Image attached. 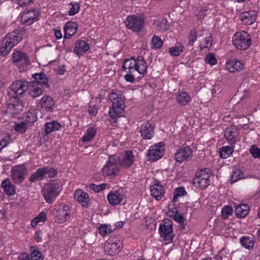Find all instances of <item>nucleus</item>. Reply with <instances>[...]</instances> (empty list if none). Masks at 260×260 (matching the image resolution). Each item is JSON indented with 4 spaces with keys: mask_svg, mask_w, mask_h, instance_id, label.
I'll list each match as a JSON object with an SVG mask.
<instances>
[{
    "mask_svg": "<svg viewBox=\"0 0 260 260\" xmlns=\"http://www.w3.org/2000/svg\"><path fill=\"white\" fill-rule=\"evenodd\" d=\"M39 104L41 105V110L42 112H51L54 106L53 100L48 95L44 96L40 100Z\"/></svg>",
    "mask_w": 260,
    "mask_h": 260,
    "instance_id": "26",
    "label": "nucleus"
},
{
    "mask_svg": "<svg viewBox=\"0 0 260 260\" xmlns=\"http://www.w3.org/2000/svg\"><path fill=\"white\" fill-rule=\"evenodd\" d=\"M23 109V104L21 101L15 99L14 101H11L8 104L7 112L12 114H16L19 113Z\"/></svg>",
    "mask_w": 260,
    "mask_h": 260,
    "instance_id": "27",
    "label": "nucleus"
},
{
    "mask_svg": "<svg viewBox=\"0 0 260 260\" xmlns=\"http://www.w3.org/2000/svg\"><path fill=\"white\" fill-rule=\"evenodd\" d=\"M45 169L43 168L38 169L35 172L32 174L29 178V181L31 182H35L42 180L45 177Z\"/></svg>",
    "mask_w": 260,
    "mask_h": 260,
    "instance_id": "33",
    "label": "nucleus"
},
{
    "mask_svg": "<svg viewBox=\"0 0 260 260\" xmlns=\"http://www.w3.org/2000/svg\"><path fill=\"white\" fill-rule=\"evenodd\" d=\"M244 63L238 59H230L226 62V68L231 73L240 72L244 69Z\"/></svg>",
    "mask_w": 260,
    "mask_h": 260,
    "instance_id": "25",
    "label": "nucleus"
},
{
    "mask_svg": "<svg viewBox=\"0 0 260 260\" xmlns=\"http://www.w3.org/2000/svg\"><path fill=\"white\" fill-rule=\"evenodd\" d=\"M40 12L38 9H32L24 11L21 14V23L29 26L39 20Z\"/></svg>",
    "mask_w": 260,
    "mask_h": 260,
    "instance_id": "12",
    "label": "nucleus"
},
{
    "mask_svg": "<svg viewBox=\"0 0 260 260\" xmlns=\"http://www.w3.org/2000/svg\"><path fill=\"white\" fill-rule=\"evenodd\" d=\"M233 43L238 50H246L251 45V37L245 31L237 32L233 37Z\"/></svg>",
    "mask_w": 260,
    "mask_h": 260,
    "instance_id": "7",
    "label": "nucleus"
},
{
    "mask_svg": "<svg viewBox=\"0 0 260 260\" xmlns=\"http://www.w3.org/2000/svg\"><path fill=\"white\" fill-rule=\"evenodd\" d=\"M18 259V260H30L28 254L25 253H22L19 255Z\"/></svg>",
    "mask_w": 260,
    "mask_h": 260,
    "instance_id": "62",
    "label": "nucleus"
},
{
    "mask_svg": "<svg viewBox=\"0 0 260 260\" xmlns=\"http://www.w3.org/2000/svg\"><path fill=\"white\" fill-rule=\"evenodd\" d=\"M43 169L45 170V175L48 174L49 177H53L57 174V171L53 168L45 167H43Z\"/></svg>",
    "mask_w": 260,
    "mask_h": 260,
    "instance_id": "58",
    "label": "nucleus"
},
{
    "mask_svg": "<svg viewBox=\"0 0 260 260\" xmlns=\"http://www.w3.org/2000/svg\"><path fill=\"white\" fill-rule=\"evenodd\" d=\"M38 111L35 108H30L25 115V121L28 123H34L37 121Z\"/></svg>",
    "mask_w": 260,
    "mask_h": 260,
    "instance_id": "36",
    "label": "nucleus"
},
{
    "mask_svg": "<svg viewBox=\"0 0 260 260\" xmlns=\"http://www.w3.org/2000/svg\"><path fill=\"white\" fill-rule=\"evenodd\" d=\"M47 219V215L45 213L42 212L36 216L31 222V225L32 227L36 226L39 222H45Z\"/></svg>",
    "mask_w": 260,
    "mask_h": 260,
    "instance_id": "43",
    "label": "nucleus"
},
{
    "mask_svg": "<svg viewBox=\"0 0 260 260\" xmlns=\"http://www.w3.org/2000/svg\"><path fill=\"white\" fill-rule=\"evenodd\" d=\"M212 36L211 34H208V36L200 42V50H203L204 49H210L212 45Z\"/></svg>",
    "mask_w": 260,
    "mask_h": 260,
    "instance_id": "41",
    "label": "nucleus"
},
{
    "mask_svg": "<svg viewBox=\"0 0 260 260\" xmlns=\"http://www.w3.org/2000/svg\"><path fill=\"white\" fill-rule=\"evenodd\" d=\"M1 187L4 192L8 196H12L15 193V188L9 178L4 179L2 183Z\"/></svg>",
    "mask_w": 260,
    "mask_h": 260,
    "instance_id": "30",
    "label": "nucleus"
},
{
    "mask_svg": "<svg viewBox=\"0 0 260 260\" xmlns=\"http://www.w3.org/2000/svg\"><path fill=\"white\" fill-rule=\"evenodd\" d=\"M60 128V124L56 121H52L45 124V129L47 134L54 131H58Z\"/></svg>",
    "mask_w": 260,
    "mask_h": 260,
    "instance_id": "39",
    "label": "nucleus"
},
{
    "mask_svg": "<svg viewBox=\"0 0 260 260\" xmlns=\"http://www.w3.org/2000/svg\"><path fill=\"white\" fill-rule=\"evenodd\" d=\"M107 187V184L102 183L99 185H95L94 184H91L89 185V188L96 192H100L105 189Z\"/></svg>",
    "mask_w": 260,
    "mask_h": 260,
    "instance_id": "54",
    "label": "nucleus"
},
{
    "mask_svg": "<svg viewBox=\"0 0 260 260\" xmlns=\"http://www.w3.org/2000/svg\"><path fill=\"white\" fill-rule=\"evenodd\" d=\"M54 35L56 39H60L62 37L60 30H54Z\"/></svg>",
    "mask_w": 260,
    "mask_h": 260,
    "instance_id": "63",
    "label": "nucleus"
},
{
    "mask_svg": "<svg viewBox=\"0 0 260 260\" xmlns=\"http://www.w3.org/2000/svg\"><path fill=\"white\" fill-rule=\"evenodd\" d=\"M125 197L124 194L120 190L110 191L107 196L109 203L113 206L119 204Z\"/></svg>",
    "mask_w": 260,
    "mask_h": 260,
    "instance_id": "21",
    "label": "nucleus"
},
{
    "mask_svg": "<svg viewBox=\"0 0 260 260\" xmlns=\"http://www.w3.org/2000/svg\"><path fill=\"white\" fill-rule=\"evenodd\" d=\"M257 12L255 11H245L242 13L240 19L245 25H250L253 23L256 19Z\"/></svg>",
    "mask_w": 260,
    "mask_h": 260,
    "instance_id": "23",
    "label": "nucleus"
},
{
    "mask_svg": "<svg viewBox=\"0 0 260 260\" xmlns=\"http://www.w3.org/2000/svg\"><path fill=\"white\" fill-rule=\"evenodd\" d=\"M26 128V123L24 122H22L20 123L16 124L14 129L16 131L23 134L25 132Z\"/></svg>",
    "mask_w": 260,
    "mask_h": 260,
    "instance_id": "57",
    "label": "nucleus"
},
{
    "mask_svg": "<svg viewBox=\"0 0 260 260\" xmlns=\"http://www.w3.org/2000/svg\"><path fill=\"white\" fill-rule=\"evenodd\" d=\"M12 62L22 71L25 70L30 64L27 55L20 51H16L12 53Z\"/></svg>",
    "mask_w": 260,
    "mask_h": 260,
    "instance_id": "11",
    "label": "nucleus"
},
{
    "mask_svg": "<svg viewBox=\"0 0 260 260\" xmlns=\"http://www.w3.org/2000/svg\"><path fill=\"white\" fill-rule=\"evenodd\" d=\"M70 5L71 6V8L68 12V14L70 16H73L77 14L80 9V5L77 2H71Z\"/></svg>",
    "mask_w": 260,
    "mask_h": 260,
    "instance_id": "52",
    "label": "nucleus"
},
{
    "mask_svg": "<svg viewBox=\"0 0 260 260\" xmlns=\"http://www.w3.org/2000/svg\"><path fill=\"white\" fill-rule=\"evenodd\" d=\"M157 28L161 31L167 30L169 28V24L167 19H162L159 20L157 23Z\"/></svg>",
    "mask_w": 260,
    "mask_h": 260,
    "instance_id": "47",
    "label": "nucleus"
},
{
    "mask_svg": "<svg viewBox=\"0 0 260 260\" xmlns=\"http://www.w3.org/2000/svg\"><path fill=\"white\" fill-rule=\"evenodd\" d=\"M75 199L84 208L89 207V195L86 192L83 191L82 189H79L76 190L74 193Z\"/></svg>",
    "mask_w": 260,
    "mask_h": 260,
    "instance_id": "24",
    "label": "nucleus"
},
{
    "mask_svg": "<svg viewBox=\"0 0 260 260\" xmlns=\"http://www.w3.org/2000/svg\"><path fill=\"white\" fill-rule=\"evenodd\" d=\"M176 100L180 106H185L189 104L191 98L186 92H182L178 94Z\"/></svg>",
    "mask_w": 260,
    "mask_h": 260,
    "instance_id": "34",
    "label": "nucleus"
},
{
    "mask_svg": "<svg viewBox=\"0 0 260 260\" xmlns=\"http://www.w3.org/2000/svg\"><path fill=\"white\" fill-rule=\"evenodd\" d=\"M124 23L127 29L134 32H139L144 27L145 19L141 15L132 14L126 16Z\"/></svg>",
    "mask_w": 260,
    "mask_h": 260,
    "instance_id": "6",
    "label": "nucleus"
},
{
    "mask_svg": "<svg viewBox=\"0 0 260 260\" xmlns=\"http://www.w3.org/2000/svg\"><path fill=\"white\" fill-rule=\"evenodd\" d=\"M140 133L143 139H151L154 134V127L149 122H144L140 126Z\"/></svg>",
    "mask_w": 260,
    "mask_h": 260,
    "instance_id": "18",
    "label": "nucleus"
},
{
    "mask_svg": "<svg viewBox=\"0 0 260 260\" xmlns=\"http://www.w3.org/2000/svg\"><path fill=\"white\" fill-rule=\"evenodd\" d=\"M165 150V146L162 142L152 145L148 151L147 154L149 159L152 161L158 160L164 155Z\"/></svg>",
    "mask_w": 260,
    "mask_h": 260,
    "instance_id": "15",
    "label": "nucleus"
},
{
    "mask_svg": "<svg viewBox=\"0 0 260 260\" xmlns=\"http://www.w3.org/2000/svg\"><path fill=\"white\" fill-rule=\"evenodd\" d=\"M32 3V0H18V1L19 5L21 7H23L26 5H30Z\"/></svg>",
    "mask_w": 260,
    "mask_h": 260,
    "instance_id": "60",
    "label": "nucleus"
},
{
    "mask_svg": "<svg viewBox=\"0 0 260 260\" xmlns=\"http://www.w3.org/2000/svg\"><path fill=\"white\" fill-rule=\"evenodd\" d=\"M27 172L25 166L23 165L16 166L11 169V177L15 183H21L25 178Z\"/></svg>",
    "mask_w": 260,
    "mask_h": 260,
    "instance_id": "16",
    "label": "nucleus"
},
{
    "mask_svg": "<svg viewBox=\"0 0 260 260\" xmlns=\"http://www.w3.org/2000/svg\"><path fill=\"white\" fill-rule=\"evenodd\" d=\"M186 193L184 188L182 187H179L175 189L174 192V197L172 201L173 202H176V200L178 197L184 196Z\"/></svg>",
    "mask_w": 260,
    "mask_h": 260,
    "instance_id": "51",
    "label": "nucleus"
},
{
    "mask_svg": "<svg viewBox=\"0 0 260 260\" xmlns=\"http://www.w3.org/2000/svg\"><path fill=\"white\" fill-rule=\"evenodd\" d=\"M55 221L58 223H63L69 220L71 217V210L69 206L60 205L54 210Z\"/></svg>",
    "mask_w": 260,
    "mask_h": 260,
    "instance_id": "10",
    "label": "nucleus"
},
{
    "mask_svg": "<svg viewBox=\"0 0 260 260\" xmlns=\"http://www.w3.org/2000/svg\"><path fill=\"white\" fill-rule=\"evenodd\" d=\"M28 88V83L26 81L24 80H16L10 85L8 93L12 97L17 98L24 93Z\"/></svg>",
    "mask_w": 260,
    "mask_h": 260,
    "instance_id": "9",
    "label": "nucleus"
},
{
    "mask_svg": "<svg viewBox=\"0 0 260 260\" xmlns=\"http://www.w3.org/2000/svg\"><path fill=\"white\" fill-rule=\"evenodd\" d=\"M109 99L112 103V107L109 110V115L112 119L120 116L125 107V97L117 90H112L109 95Z\"/></svg>",
    "mask_w": 260,
    "mask_h": 260,
    "instance_id": "3",
    "label": "nucleus"
},
{
    "mask_svg": "<svg viewBox=\"0 0 260 260\" xmlns=\"http://www.w3.org/2000/svg\"><path fill=\"white\" fill-rule=\"evenodd\" d=\"M150 192L151 196L158 201L164 197L165 191L160 182L154 180L150 186Z\"/></svg>",
    "mask_w": 260,
    "mask_h": 260,
    "instance_id": "20",
    "label": "nucleus"
},
{
    "mask_svg": "<svg viewBox=\"0 0 260 260\" xmlns=\"http://www.w3.org/2000/svg\"><path fill=\"white\" fill-rule=\"evenodd\" d=\"M184 51V46L181 43H177L175 46L169 49V52L173 56H178Z\"/></svg>",
    "mask_w": 260,
    "mask_h": 260,
    "instance_id": "40",
    "label": "nucleus"
},
{
    "mask_svg": "<svg viewBox=\"0 0 260 260\" xmlns=\"http://www.w3.org/2000/svg\"><path fill=\"white\" fill-rule=\"evenodd\" d=\"M77 28V24L76 23L74 22H67L64 27V38H70L76 33Z\"/></svg>",
    "mask_w": 260,
    "mask_h": 260,
    "instance_id": "31",
    "label": "nucleus"
},
{
    "mask_svg": "<svg viewBox=\"0 0 260 260\" xmlns=\"http://www.w3.org/2000/svg\"><path fill=\"white\" fill-rule=\"evenodd\" d=\"M244 178L243 172L239 169H236L233 172L231 176V182L234 183Z\"/></svg>",
    "mask_w": 260,
    "mask_h": 260,
    "instance_id": "45",
    "label": "nucleus"
},
{
    "mask_svg": "<svg viewBox=\"0 0 260 260\" xmlns=\"http://www.w3.org/2000/svg\"><path fill=\"white\" fill-rule=\"evenodd\" d=\"M176 210H178L176 207H174L173 208H170L168 211L169 215L170 216V214L172 213V211H175Z\"/></svg>",
    "mask_w": 260,
    "mask_h": 260,
    "instance_id": "64",
    "label": "nucleus"
},
{
    "mask_svg": "<svg viewBox=\"0 0 260 260\" xmlns=\"http://www.w3.org/2000/svg\"><path fill=\"white\" fill-rule=\"evenodd\" d=\"M249 208L246 204H240L235 208V212L237 216L244 217L249 213Z\"/></svg>",
    "mask_w": 260,
    "mask_h": 260,
    "instance_id": "37",
    "label": "nucleus"
},
{
    "mask_svg": "<svg viewBox=\"0 0 260 260\" xmlns=\"http://www.w3.org/2000/svg\"><path fill=\"white\" fill-rule=\"evenodd\" d=\"M118 165L117 155H109L106 164L102 169L103 175L110 178H113L117 176L120 171Z\"/></svg>",
    "mask_w": 260,
    "mask_h": 260,
    "instance_id": "5",
    "label": "nucleus"
},
{
    "mask_svg": "<svg viewBox=\"0 0 260 260\" xmlns=\"http://www.w3.org/2000/svg\"><path fill=\"white\" fill-rule=\"evenodd\" d=\"M238 135V130L234 125H230L227 127L224 132V137L231 145H235L237 142L236 138Z\"/></svg>",
    "mask_w": 260,
    "mask_h": 260,
    "instance_id": "22",
    "label": "nucleus"
},
{
    "mask_svg": "<svg viewBox=\"0 0 260 260\" xmlns=\"http://www.w3.org/2000/svg\"><path fill=\"white\" fill-rule=\"evenodd\" d=\"M122 248V243L120 241H107L105 245V251L110 255L117 254Z\"/></svg>",
    "mask_w": 260,
    "mask_h": 260,
    "instance_id": "19",
    "label": "nucleus"
},
{
    "mask_svg": "<svg viewBox=\"0 0 260 260\" xmlns=\"http://www.w3.org/2000/svg\"><path fill=\"white\" fill-rule=\"evenodd\" d=\"M99 231L103 237L109 235L112 232L111 225L106 224L101 225L99 228Z\"/></svg>",
    "mask_w": 260,
    "mask_h": 260,
    "instance_id": "46",
    "label": "nucleus"
},
{
    "mask_svg": "<svg viewBox=\"0 0 260 260\" xmlns=\"http://www.w3.org/2000/svg\"><path fill=\"white\" fill-rule=\"evenodd\" d=\"M205 61L206 63L211 66H214L217 63V59L215 55L212 53H210L206 55Z\"/></svg>",
    "mask_w": 260,
    "mask_h": 260,
    "instance_id": "50",
    "label": "nucleus"
},
{
    "mask_svg": "<svg viewBox=\"0 0 260 260\" xmlns=\"http://www.w3.org/2000/svg\"><path fill=\"white\" fill-rule=\"evenodd\" d=\"M192 155V149L189 146H187L179 149L176 151L175 154V158L177 162L182 163L191 157Z\"/></svg>",
    "mask_w": 260,
    "mask_h": 260,
    "instance_id": "17",
    "label": "nucleus"
},
{
    "mask_svg": "<svg viewBox=\"0 0 260 260\" xmlns=\"http://www.w3.org/2000/svg\"><path fill=\"white\" fill-rule=\"evenodd\" d=\"M89 48L88 44L85 41H78L75 46L74 52L78 56L83 55Z\"/></svg>",
    "mask_w": 260,
    "mask_h": 260,
    "instance_id": "28",
    "label": "nucleus"
},
{
    "mask_svg": "<svg viewBox=\"0 0 260 260\" xmlns=\"http://www.w3.org/2000/svg\"><path fill=\"white\" fill-rule=\"evenodd\" d=\"M173 223L168 219H165L160 223L159 228V232L160 236L164 238L165 240L171 241L173 239Z\"/></svg>",
    "mask_w": 260,
    "mask_h": 260,
    "instance_id": "14",
    "label": "nucleus"
},
{
    "mask_svg": "<svg viewBox=\"0 0 260 260\" xmlns=\"http://www.w3.org/2000/svg\"><path fill=\"white\" fill-rule=\"evenodd\" d=\"M32 77L34 80L31 82H36V85H39L40 87L44 85L46 87H49L48 78L44 73L34 74Z\"/></svg>",
    "mask_w": 260,
    "mask_h": 260,
    "instance_id": "29",
    "label": "nucleus"
},
{
    "mask_svg": "<svg viewBox=\"0 0 260 260\" xmlns=\"http://www.w3.org/2000/svg\"><path fill=\"white\" fill-rule=\"evenodd\" d=\"M152 49H159L163 45L162 40L158 36L154 35L152 38L151 41Z\"/></svg>",
    "mask_w": 260,
    "mask_h": 260,
    "instance_id": "44",
    "label": "nucleus"
},
{
    "mask_svg": "<svg viewBox=\"0 0 260 260\" xmlns=\"http://www.w3.org/2000/svg\"><path fill=\"white\" fill-rule=\"evenodd\" d=\"M210 170L207 168L197 172L193 179L194 186L198 189H203L208 186L210 183Z\"/></svg>",
    "mask_w": 260,
    "mask_h": 260,
    "instance_id": "8",
    "label": "nucleus"
},
{
    "mask_svg": "<svg viewBox=\"0 0 260 260\" xmlns=\"http://www.w3.org/2000/svg\"><path fill=\"white\" fill-rule=\"evenodd\" d=\"M241 245L246 249H251L255 244V240L253 238L248 236H243L240 239Z\"/></svg>",
    "mask_w": 260,
    "mask_h": 260,
    "instance_id": "35",
    "label": "nucleus"
},
{
    "mask_svg": "<svg viewBox=\"0 0 260 260\" xmlns=\"http://www.w3.org/2000/svg\"><path fill=\"white\" fill-rule=\"evenodd\" d=\"M10 137H5V138H2L0 140V146L1 147L0 148L1 149H3V148L5 147L9 144L10 143Z\"/></svg>",
    "mask_w": 260,
    "mask_h": 260,
    "instance_id": "59",
    "label": "nucleus"
},
{
    "mask_svg": "<svg viewBox=\"0 0 260 260\" xmlns=\"http://www.w3.org/2000/svg\"><path fill=\"white\" fill-rule=\"evenodd\" d=\"M188 45L192 46L197 39V32L195 29H192L190 30L188 36Z\"/></svg>",
    "mask_w": 260,
    "mask_h": 260,
    "instance_id": "53",
    "label": "nucleus"
},
{
    "mask_svg": "<svg viewBox=\"0 0 260 260\" xmlns=\"http://www.w3.org/2000/svg\"><path fill=\"white\" fill-rule=\"evenodd\" d=\"M234 152V148L231 146H223L219 149V156L222 158H226Z\"/></svg>",
    "mask_w": 260,
    "mask_h": 260,
    "instance_id": "42",
    "label": "nucleus"
},
{
    "mask_svg": "<svg viewBox=\"0 0 260 260\" xmlns=\"http://www.w3.org/2000/svg\"><path fill=\"white\" fill-rule=\"evenodd\" d=\"M41 233V231H38L35 234L34 239L37 242L42 241Z\"/></svg>",
    "mask_w": 260,
    "mask_h": 260,
    "instance_id": "61",
    "label": "nucleus"
},
{
    "mask_svg": "<svg viewBox=\"0 0 260 260\" xmlns=\"http://www.w3.org/2000/svg\"><path fill=\"white\" fill-rule=\"evenodd\" d=\"M170 217H173L175 221L180 224L183 223L185 219L183 216L178 213V210L176 209L175 211H172V214H170Z\"/></svg>",
    "mask_w": 260,
    "mask_h": 260,
    "instance_id": "49",
    "label": "nucleus"
},
{
    "mask_svg": "<svg viewBox=\"0 0 260 260\" xmlns=\"http://www.w3.org/2000/svg\"><path fill=\"white\" fill-rule=\"evenodd\" d=\"M28 89L30 95L33 98H37L43 93L42 87L36 85V82H30Z\"/></svg>",
    "mask_w": 260,
    "mask_h": 260,
    "instance_id": "32",
    "label": "nucleus"
},
{
    "mask_svg": "<svg viewBox=\"0 0 260 260\" xmlns=\"http://www.w3.org/2000/svg\"><path fill=\"white\" fill-rule=\"evenodd\" d=\"M249 151L254 158H260V148L256 145H252Z\"/></svg>",
    "mask_w": 260,
    "mask_h": 260,
    "instance_id": "56",
    "label": "nucleus"
},
{
    "mask_svg": "<svg viewBox=\"0 0 260 260\" xmlns=\"http://www.w3.org/2000/svg\"><path fill=\"white\" fill-rule=\"evenodd\" d=\"M31 249V260H43V257L41 252L34 247H32Z\"/></svg>",
    "mask_w": 260,
    "mask_h": 260,
    "instance_id": "48",
    "label": "nucleus"
},
{
    "mask_svg": "<svg viewBox=\"0 0 260 260\" xmlns=\"http://www.w3.org/2000/svg\"><path fill=\"white\" fill-rule=\"evenodd\" d=\"M122 68L127 73L124 75V79L128 82L134 83L135 81V75L133 73L137 71L140 75H144L147 70L146 61L142 56L137 58L131 57L125 60L122 64Z\"/></svg>",
    "mask_w": 260,
    "mask_h": 260,
    "instance_id": "1",
    "label": "nucleus"
},
{
    "mask_svg": "<svg viewBox=\"0 0 260 260\" xmlns=\"http://www.w3.org/2000/svg\"><path fill=\"white\" fill-rule=\"evenodd\" d=\"M233 210L231 207L225 206L221 211V216L223 218L226 219L233 214Z\"/></svg>",
    "mask_w": 260,
    "mask_h": 260,
    "instance_id": "55",
    "label": "nucleus"
},
{
    "mask_svg": "<svg viewBox=\"0 0 260 260\" xmlns=\"http://www.w3.org/2000/svg\"><path fill=\"white\" fill-rule=\"evenodd\" d=\"M117 158L118 165L124 169L130 168L134 163V155L131 150L124 151Z\"/></svg>",
    "mask_w": 260,
    "mask_h": 260,
    "instance_id": "13",
    "label": "nucleus"
},
{
    "mask_svg": "<svg viewBox=\"0 0 260 260\" xmlns=\"http://www.w3.org/2000/svg\"><path fill=\"white\" fill-rule=\"evenodd\" d=\"M96 133V129L93 127H89L82 137V141L84 143L91 141L95 137Z\"/></svg>",
    "mask_w": 260,
    "mask_h": 260,
    "instance_id": "38",
    "label": "nucleus"
},
{
    "mask_svg": "<svg viewBox=\"0 0 260 260\" xmlns=\"http://www.w3.org/2000/svg\"><path fill=\"white\" fill-rule=\"evenodd\" d=\"M25 33L26 29L22 27L7 34L3 38L0 46V55L6 56L9 54L12 49L20 42Z\"/></svg>",
    "mask_w": 260,
    "mask_h": 260,
    "instance_id": "2",
    "label": "nucleus"
},
{
    "mask_svg": "<svg viewBox=\"0 0 260 260\" xmlns=\"http://www.w3.org/2000/svg\"><path fill=\"white\" fill-rule=\"evenodd\" d=\"M60 191L59 184L56 180H51L44 185L43 190V196L46 202L52 203Z\"/></svg>",
    "mask_w": 260,
    "mask_h": 260,
    "instance_id": "4",
    "label": "nucleus"
}]
</instances>
